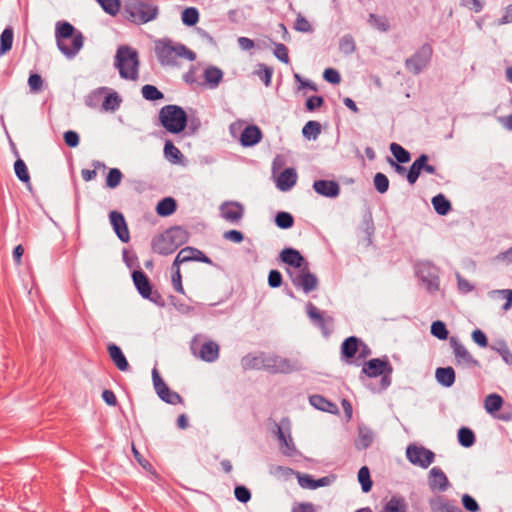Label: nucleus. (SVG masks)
Returning a JSON list of instances; mask_svg holds the SVG:
<instances>
[{"instance_id":"6ab92c4d","label":"nucleus","mask_w":512,"mask_h":512,"mask_svg":"<svg viewBox=\"0 0 512 512\" xmlns=\"http://www.w3.org/2000/svg\"><path fill=\"white\" fill-rule=\"evenodd\" d=\"M276 436L279 441V449L281 453L288 457H294L298 454V451L296 449V446L293 442V439L288 432L286 435L282 425L276 424Z\"/></svg>"},{"instance_id":"e2e57ef3","label":"nucleus","mask_w":512,"mask_h":512,"mask_svg":"<svg viewBox=\"0 0 512 512\" xmlns=\"http://www.w3.org/2000/svg\"><path fill=\"white\" fill-rule=\"evenodd\" d=\"M152 381H153V386H154V389H155V392L157 395H159V393H161V390H165L166 388H168V385L164 382V380L160 376V373L157 368H153V370H152Z\"/></svg>"},{"instance_id":"5701e85b","label":"nucleus","mask_w":512,"mask_h":512,"mask_svg":"<svg viewBox=\"0 0 512 512\" xmlns=\"http://www.w3.org/2000/svg\"><path fill=\"white\" fill-rule=\"evenodd\" d=\"M297 172L294 168H286L277 179V188L283 192L289 191L297 182Z\"/></svg>"},{"instance_id":"423d86ee","label":"nucleus","mask_w":512,"mask_h":512,"mask_svg":"<svg viewBox=\"0 0 512 512\" xmlns=\"http://www.w3.org/2000/svg\"><path fill=\"white\" fill-rule=\"evenodd\" d=\"M123 12L129 21L141 25L154 20L159 9L149 0H126Z\"/></svg>"},{"instance_id":"f03ea898","label":"nucleus","mask_w":512,"mask_h":512,"mask_svg":"<svg viewBox=\"0 0 512 512\" xmlns=\"http://www.w3.org/2000/svg\"><path fill=\"white\" fill-rule=\"evenodd\" d=\"M154 51L161 66H176L178 58L189 61L196 59V54L182 43H175L170 38L155 41Z\"/></svg>"},{"instance_id":"f257e3e1","label":"nucleus","mask_w":512,"mask_h":512,"mask_svg":"<svg viewBox=\"0 0 512 512\" xmlns=\"http://www.w3.org/2000/svg\"><path fill=\"white\" fill-rule=\"evenodd\" d=\"M55 38L58 49L69 59L74 58L84 45L82 32L67 21L56 23Z\"/></svg>"},{"instance_id":"13d9d810","label":"nucleus","mask_w":512,"mask_h":512,"mask_svg":"<svg viewBox=\"0 0 512 512\" xmlns=\"http://www.w3.org/2000/svg\"><path fill=\"white\" fill-rule=\"evenodd\" d=\"M369 23L379 31L385 32L389 29V22L386 17L378 16L374 13L369 14Z\"/></svg>"},{"instance_id":"6e6552de","label":"nucleus","mask_w":512,"mask_h":512,"mask_svg":"<svg viewBox=\"0 0 512 512\" xmlns=\"http://www.w3.org/2000/svg\"><path fill=\"white\" fill-rule=\"evenodd\" d=\"M432 56V46L429 43H424L411 57L405 60V67L414 75H419L429 66Z\"/></svg>"},{"instance_id":"9b49d317","label":"nucleus","mask_w":512,"mask_h":512,"mask_svg":"<svg viewBox=\"0 0 512 512\" xmlns=\"http://www.w3.org/2000/svg\"><path fill=\"white\" fill-rule=\"evenodd\" d=\"M406 457L411 464L426 469L434 462L435 453L424 446L410 444L406 449Z\"/></svg>"},{"instance_id":"c85d7f7f","label":"nucleus","mask_w":512,"mask_h":512,"mask_svg":"<svg viewBox=\"0 0 512 512\" xmlns=\"http://www.w3.org/2000/svg\"><path fill=\"white\" fill-rule=\"evenodd\" d=\"M310 404L318 410L329 412V413H338V407L335 403L329 401L325 397L319 394L311 395L309 397Z\"/></svg>"},{"instance_id":"052dcab7","label":"nucleus","mask_w":512,"mask_h":512,"mask_svg":"<svg viewBox=\"0 0 512 512\" xmlns=\"http://www.w3.org/2000/svg\"><path fill=\"white\" fill-rule=\"evenodd\" d=\"M274 56L281 62L287 64L290 61L289 50L282 43H275Z\"/></svg>"},{"instance_id":"37998d69","label":"nucleus","mask_w":512,"mask_h":512,"mask_svg":"<svg viewBox=\"0 0 512 512\" xmlns=\"http://www.w3.org/2000/svg\"><path fill=\"white\" fill-rule=\"evenodd\" d=\"M14 171L17 178L24 184H30V174L25 162L18 158L14 162Z\"/></svg>"},{"instance_id":"ddd939ff","label":"nucleus","mask_w":512,"mask_h":512,"mask_svg":"<svg viewBox=\"0 0 512 512\" xmlns=\"http://www.w3.org/2000/svg\"><path fill=\"white\" fill-rule=\"evenodd\" d=\"M262 363L263 369L273 374H287L296 370V366L294 363H292L289 359L280 357L278 355L264 354V361H262Z\"/></svg>"},{"instance_id":"20e7f679","label":"nucleus","mask_w":512,"mask_h":512,"mask_svg":"<svg viewBox=\"0 0 512 512\" xmlns=\"http://www.w3.org/2000/svg\"><path fill=\"white\" fill-rule=\"evenodd\" d=\"M115 67L122 79L136 81L139 77L138 52L130 46H120L115 55Z\"/></svg>"},{"instance_id":"412c9836","label":"nucleus","mask_w":512,"mask_h":512,"mask_svg":"<svg viewBox=\"0 0 512 512\" xmlns=\"http://www.w3.org/2000/svg\"><path fill=\"white\" fill-rule=\"evenodd\" d=\"M261 129L256 125L246 126L240 136V143L243 147H253L262 140Z\"/></svg>"},{"instance_id":"ea45409f","label":"nucleus","mask_w":512,"mask_h":512,"mask_svg":"<svg viewBox=\"0 0 512 512\" xmlns=\"http://www.w3.org/2000/svg\"><path fill=\"white\" fill-rule=\"evenodd\" d=\"M158 397L163 402L171 405L183 404L184 402L182 396L179 393L172 391L169 387L165 390H161Z\"/></svg>"},{"instance_id":"79ce46f5","label":"nucleus","mask_w":512,"mask_h":512,"mask_svg":"<svg viewBox=\"0 0 512 512\" xmlns=\"http://www.w3.org/2000/svg\"><path fill=\"white\" fill-rule=\"evenodd\" d=\"M339 50L345 55H350L356 50V43L351 34H345L339 40Z\"/></svg>"},{"instance_id":"c9c22d12","label":"nucleus","mask_w":512,"mask_h":512,"mask_svg":"<svg viewBox=\"0 0 512 512\" xmlns=\"http://www.w3.org/2000/svg\"><path fill=\"white\" fill-rule=\"evenodd\" d=\"M503 405V398L496 393L489 394L484 401V407L489 414L499 411Z\"/></svg>"},{"instance_id":"aec40b11","label":"nucleus","mask_w":512,"mask_h":512,"mask_svg":"<svg viewBox=\"0 0 512 512\" xmlns=\"http://www.w3.org/2000/svg\"><path fill=\"white\" fill-rule=\"evenodd\" d=\"M279 257L283 263L295 269L301 268L302 266L308 264L303 255L298 250L291 247L284 248L280 252Z\"/></svg>"},{"instance_id":"0eeeda50","label":"nucleus","mask_w":512,"mask_h":512,"mask_svg":"<svg viewBox=\"0 0 512 512\" xmlns=\"http://www.w3.org/2000/svg\"><path fill=\"white\" fill-rule=\"evenodd\" d=\"M159 121L167 132L179 134L185 130L188 123V116L182 107L169 104L160 109Z\"/></svg>"},{"instance_id":"7ed1b4c3","label":"nucleus","mask_w":512,"mask_h":512,"mask_svg":"<svg viewBox=\"0 0 512 512\" xmlns=\"http://www.w3.org/2000/svg\"><path fill=\"white\" fill-rule=\"evenodd\" d=\"M188 240V231L180 226H174L153 237L151 246L155 253L166 256L175 252Z\"/></svg>"},{"instance_id":"bb28decb","label":"nucleus","mask_w":512,"mask_h":512,"mask_svg":"<svg viewBox=\"0 0 512 512\" xmlns=\"http://www.w3.org/2000/svg\"><path fill=\"white\" fill-rule=\"evenodd\" d=\"M432 512H463L453 501L445 497H437L429 502Z\"/></svg>"},{"instance_id":"4d7b16f0","label":"nucleus","mask_w":512,"mask_h":512,"mask_svg":"<svg viewBox=\"0 0 512 512\" xmlns=\"http://www.w3.org/2000/svg\"><path fill=\"white\" fill-rule=\"evenodd\" d=\"M373 183H374L375 189L380 194L386 193L389 189V179L384 173H381V172L376 173L373 178Z\"/></svg>"},{"instance_id":"5fc2aeb1","label":"nucleus","mask_w":512,"mask_h":512,"mask_svg":"<svg viewBox=\"0 0 512 512\" xmlns=\"http://www.w3.org/2000/svg\"><path fill=\"white\" fill-rule=\"evenodd\" d=\"M422 173L419 158H416L407 170L406 179L410 185H414Z\"/></svg>"},{"instance_id":"a19ab883","label":"nucleus","mask_w":512,"mask_h":512,"mask_svg":"<svg viewBox=\"0 0 512 512\" xmlns=\"http://www.w3.org/2000/svg\"><path fill=\"white\" fill-rule=\"evenodd\" d=\"M181 20L186 26H194L199 21V11L195 7H187L181 14Z\"/></svg>"},{"instance_id":"0e129e2a","label":"nucleus","mask_w":512,"mask_h":512,"mask_svg":"<svg viewBox=\"0 0 512 512\" xmlns=\"http://www.w3.org/2000/svg\"><path fill=\"white\" fill-rule=\"evenodd\" d=\"M461 502L463 507L469 512H478L480 510L477 501L469 494H463Z\"/></svg>"},{"instance_id":"c756f323","label":"nucleus","mask_w":512,"mask_h":512,"mask_svg":"<svg viewBox=\"0 0 512 512\" xmlns=\"http://www.w3.org/2000/svg\"><path fill=\"white\" fill-rule=\"evenodd\" d=\"M204 79L210 89H215L223 79V71L216 66H208L204 70Z\"/></svg>"},{"instance_id":"a18cd8bd","label":"nucleus","mask_w":512,"mask_h":512,"mask_svg":"<svg viewBox=\"0 0 512 512\" xmlns=\"http://www.w3.org/2000/svg\"><path fill=\"white\" fill-rule=\"evenodd\" d=\"M141 93L148 101H157L164 98V94L154 85L146 84L142 87Z\"/></svg>"},{"instance_id":"c03bdc74","label":"nucleus","mask_w":512,"mask_h":512,"mask_svg":"<svg viewBox=\"0 0 512 512\" xmlns=\"http://www.w3.org/2000/svg\"><path fill=\"white\" fill-rule=\"evenodd\" d=\"M381 512H406L404 499L393 496L383 507Z\"/></svg>"},{"instance_id":"58836bf2","label":"nucleus","mask_w":512,"mask_h":512,"mask_svg":"<svg viewBox=\"0 0 512 512\" xmlns=\"http://www.w3.org/2000/svg\"><path fill=\"white\" fill-rule=\"evenodd\" d=\"M390 151L394 158L396 159V163H408L411 159V155L409 151L403 148L401 145L397 143L390 144Z\"/></svg>"},{"instance_id":"6e6d98bb","label":"nucleus","mask_w":512,"mask_h":512,"mask_svg":"<svg viewBox=\"0 0 512 512\" xmlns=\"http://www.w3.org/2000/svg\"><path fill=\"white\" fill-rule=\"evenodd\" d=\"M101 8L109 15L115 16L121 7L120 0H96Z\"/></svg>"},{"instance_id":"dca6fc26","label":"nucleus","mask_w":512,"mask_h":512,"mask_svg":"<svg viewBox=\"0 0 512 512\" xmlns=\"http://www.w3.org/2000/svg\"><path fill=\"white\" fill-rule=\"evenodd\" d=\"M450 346L458 363H465L468 367H480V362L475 359L457 337H450Z\"/></svg>"},{"instance_id":"774afa93","label":"nucleus","mask_w":512,"mask_h":512,"mask_svg":"<svg viewBox=\"0 0 512 512\" xmlns=\"http://www.w3.org/2000/svg\"><path fill=\"white\" fill-rule=\"evenodd\" d=\"M298 484L305 489H315V479L309 474H297Z\"/></svg>"},{"instance_id":"7c9ffc66","label":"nucleus","mask_w":512,"mask_h":512,"mask_svg":"<svg viewBox=\"0 0 512 512\" xmlns=\"http://www.w3.org/2000/svg\"><path fill=\"white\" fill-rule=\"evenodd\" d=\"M435 212L440 216L447 215L451 209V202L443 194H437L431 200Z\"/></svg>"},{"instance_id":"4be33fe9","label":"nucleus","mask_w":512,"mask_h":512,"mask_svg":"<svg viewBox=\"0 0 512 512\" xmlns=\"http://www.w3.org/2000/svg\"><path fill=\"white\" fill-rule=\"evenodd\" d=\"M132 280L138 291V293L143 297H149L150 292L153 290L151 282L148 276L141 269L134 270L132 272Z\"/></svg>"},{"instance_id":"2f4dec72","label":"nucleus","mask_w":512,"mask_h":512,"mask_svg":"<svg viewBox=\"0 0 512 512\" xmlns=\"http://www.w3.org/2000/svg\"><path fill=\"white\" fill-rule=\"evenodd\" d=\"M177 209L176 200L172 197H166L160 200L156 206V212L161 217L172 215Z\"/></svg>"},{"instance_id":"1a4fd4ad","label":"nucleus","mask_w":512,"mask_h":512,"mask_svg":"<svg viewBox=\"0 0 512 512\" xmlns=\"http://www.w3.org/2000/svg\"><path fill=\"white\" fill-rule=\"evenodd\" d=\"M287 273L293 284L297 289H301L304 293L308 294L318 287V278L309 270V264L298 268L297 271L288 269Z\"/></svg>"},{"instance_id":"09e8293b","label":"nucleus","mask_w":512,"mask_h":512,"mask_svg":"<svg viewBox=\"0 0 512 512\" xmlns=\"http://www.w3.org/2000/svg\"><path fill=\"white\" fill-rule=\"evenodd\" d=\"M257 67L258 68L257 70H255V74L264 83L266 87L270 86L273 75V68L262 63L258 64Z\"/></svg>"},{"instance_id":"8fccbe9b","label":"nucleus","mask_w":512,"mask_h":512,"mask_svg":"<svg viewBox=\"0 0 512 512\" xmlns=\"http://www.w3.org/2000/svg\"><path fill=\"white\" fill-rule=\"evenodd\" d=\"M121 101L122 100L118 93L112 92L104 98L102 102V107L106 111H115L119 108Z\"/></svg>"},{"instance_id":"338daca9","label":"nucleus","mask_w":512,"mask_h":512,"mask_svg":"<svg viewBox=\"0 0 512 512\" xmlns=\"http://www.w3.org/2000/svg\"><path fill=\"white\" fill-rule=\"evenodd\" d=\"M28 85L31 92H38L43 87V79L41 75L37 73H31L28 78Z\"/></svg>"},{"instance_id":"f3484780","label":"nucleus","mask_w":512,"mask_h":512,"mask_svg":"<svg viewBox=\"0 0 512 512\" xmlns=\"http://www.w3.org/2000/svg\"><path fill=\"white\" fill-rule=\"evenodd\" d=\"M109 219L117 237L123 243H127L130 240V234L124 215L118 211H111Z\"/></svg>"},{"instance_id":"e433bc0d","label":"nucleus","mask_w":512,"mask_h":512,"mask_svg":"<svg viewBox=\"0 0 512 512\" xmlns=\"http://www.w3.org/2000/svg\"><path fill=\"white\" fill-rule=\"evenodd\" d=\"M164 156L171 163H179L183 157L181 151L173 144L171 140H166L164 144Z\"/></svg>"},{"instance_id":"39448f33","label":"nucleus","mask_w":512,"mask_h":512,"mask_svg":"<svg viewBox=\"0 0 512 512\" xmlns=\"http://www.w3.org/2000/svg\"><path fill=\"white\" fill-rule=\"evenodd\" d=\"M362 374L368 378H376L381 376L380 384L377 388H373V392H382L391 385V375L393 367L387 356L382 358H373L366 361L362 367Z\"/></svg>"},{"instance_id":"a211bd4d","label":"nucleus","mask_w":512,"mask_h":512,"mask_svg":"<svg viewBox=\"0 0 512 512\" xmlns=\"http://www.w3.org/2000/svg\"><path fill=\"white\" fill-rule=\"evenodd\" d=\"M312 187L317 194L332 199L338 197L341 191L339 183L335 180H316Z\"/></svg>"},{"instance_id":"72a5a7b5","label":"nucleus","mask_w":512,"mask_h":512,"mask_svg":"<svg viewBox=\"0 0 512 512\" xmlns=\"http://www.w3.org/2000/svg\"><path fill=\"white\" fill-rule=\"evenodd\" d=\"M13 28L7 26L0 35V57L9 52L13 45Z\"/></svg>"},{"instance_id":"f8f14e48","label":"nucleus","mask_w":512,"mask_h":512,"mask_svg":"<svg viewBox=\"0 0 512 512\" xmlns=\"http://www.w3.org/2000/svg\"><path fill=\"white\" fill-rule=\"evenodd\" d=\"M306 313L312 324L318 327L322 334L328 337L332 332L334 319L325 312L320 311L312 302H307Z\"/></svg>"},{"instance_id":"680f3d73","label":"nucleus","mask_w":512,"mask_h":512,"mask_svg":"<svg viewBox=\"0 0 512 512\" xmlns=\"http://www.w3.org/2000/svg\"><path fill=\"white\" fill-rule=\"evenodd\" d=\"M169 301L170 304L181 314H189L193 310V308L190 305L184 303L176 296L170 295Z\"/></svg>"},{"instance_id":"473e14b6","label":"nucleus","mask_w":512,"mask_h":512,"mask_svg":"<svg viewBox=\"0 0 512 512\" xmlns=\"http://www.w3.org/2000/svg\"><path fill=\"white\" fill-rule=\"evenodd\" d=\"M264 353L258 356L248 354L241 359V366L244 370L263 369Z\"/></svg>"},{"instance_id":"4c0bfd02","label":"nucleus","mask_w":512,"mask_h":512,"mask_svg":"<svg viewBox=\"0 0 512 512\" xmlns=\"http://www.w3.org/2000/svg\"><path fill=\"white\" fill-rule=\"evenodd\" d=\"M358 481L364 493L371 491L373 482L370 475V470L367 466H362L358 471Z\"/></svg>"},{"instance_id":"f704fd0d","label":"nucleus","mask_w":512,"mask_h":512,"mask_svg":"<svg viewBox=\"0 0 512 512\" xmlns=\"http://www.w3.org/2000/svg\"><path fill=\"white\" fill-rule=\"evenodd\" d=\"M457 438L459 444L464 448H470L476 441L475 434L472 429L468 427H461L458 430Z\"/></svg>"},{"instance_id":"bf43d9fd","label":"nucleus","mask_w":512,"mask_h":512,"mask_svg":"<svg viewBox=\"0 0 512 512\" xmlns=\"http://www.w3.org/2000/svg\"><path fill=\"white\" fill-rule=\"evenodd\" d=\"M491 297L494 295L502 296L505 299V303L502 307L504 311H508L512 307V290L510 289H500V290H493L489 293Z\"/></svg>"},{"instance_id":"a878e982","label":"nucleus","mask_w":512,"mask_h":512,"mask_svg":"<svg viewBox=\"0 0 512 512\" xmlns=\"http://www.w3.org/2000/svg\"><path fill=\"white\" fill-rule=\"evenodd\" d=\"M435 378L438 384L450 388L455 383V370L451 366L438 367L435 371Z\"/></svg>"},{"instance_id":"2eb2a0df","label":"nucleus","mask_w":512,"mask_h":512,"mask_svg":"<svg viewBox=\"0 0 512 512\" xmlns=\"http://www.w3.org/2000/svg\"><path fill=\"white\" fill-rule=\"evenodd\" d=\"M220 216L227 222L238 224L244 216V206L237 201H225L220 207Z\"/></svg>"},{"instance_id":"9d476101","label":"nucleus","mask_w":512,"mask_h":512,"mask_svg":"<svg viewBox=\"0 0 512 512\" xmlns=\"http://www.w3.org/2000/svg\"><path fill=\"white\" fill-rule=\"evenodd\" d=\"M415 273L429 293L433 294L439 290V271L431 262H420L416 266Z\"/></svg>"},{"instance_id":"393cba45","label":"nucleus","mask_w":512,"mask_h":512,"mask_svg":"<svg viewBox=\"0 0 512 512\" xmlns=\"http://www.w3.org/2000/svg\"><path fill=\"white\" fill-rule=\"evenodd\" d=\"M361 340L356 336H350L346 338L341 344V357L346 361L351 360L355 357L356 353L359 350V345L361 344Z\"/></svg>"},{"instance_id":"de8ad7c7","label":"nucleus","mask_w":512,"mask_h":512,"mask_svg":"<svg viewBox=\"0 0 512 512\" xmlns=\"http://www.w3.org/2000/svg\"><path fill=\"white\" fill-rule=\"evenodd\" d=\"M321 133V125L317 121H308L303 129L302 134L307 139H313L315 140L319 134Z\"/></svg>"},{"instance_id":"864d4df0","label":"nucleus","mask_w":512,"mask_h":512,"mask_svg":"<svg viewBox=\"0 0 512 512\" xmlns=\"http://www.w3.org/2000/svg\"><path fill=\"white\" fill-rule=\"evenodd\" d=\"M194 261V256L192 252V247L188 246L180 250V252L177 254L176 258L174 259V262L172 264V268L179 267L180 264Z\"/></svg>"},{"instance_id":"3c124183","label":"nucleus","mask_w":512,"mask_h":512,"mask_svg":"<svg viewBox=\"0 0 512 512\" xmlns=\"http://www.w3.org/2000/svg\"><path fill=\"white\" fill-rule=\"evenodd\" d=\"M431 334L439 340H446L449 336V331L443 321L437 320L431 324Z\"/></svg>"},{"instance_id":"603ef678","label":"nucleus","mask_w":512,"mask_h":512,"mask_svg":"<svg viewBox=\"0 0 512 512\" xmlns=\"http://www.w3.org/2000/svg\"><path fill=\"white\" fill-rule=\"evenodd\" d=\"M122 178H123V174L120 169L111 168V169H109L107 177H106V186L110 189H114L117 186H119Z\"/></svg>"},{"instance_id":"49530a36","label":"nucleus","mask_w":512,"mask_h":512,"mask_svg":"<svg viewBox=\"0 0 512 512\" xmlns=\"http://www.w3.org/2000/svg\"><path fill=\"white\" fill-rule=\"evenodd\" d=\"M275 224L280 229H289L294 225V217L289 212L280 211L275 216Z\"/></svg>"},{"instance_id":"69168bd1","label":"nucleus","mask_w":512,"mask_h":512,"mask_svg":"<svg viewBox=\"0 0 512 512\" xmlns=\"http://www.w3.org/2000/svg\"><path fill=\"white\" fill-rule=\"evenodd\" d=\"M234 495H235V498L239 502L244 503V504L247 503L251 499L250 490L243 485H238L235 487Z\"/></svg>"},{"instance_id":"cd10ccee","label":"nucleus","mask_w":512,"mask_h":512,"mask_svg":"<svg viewBox=\"0 0 512 512\" xmlns=\"http://www.w3.org/2000/svg\"><path fill=\"white\" fill-rule=\"evenodd\" d=\"M429 474L432 478L429 482L431 489L437 488L440 491H445L448 488V478L441 468L433 467Z\"/></svg>"},{"instance_id":"4468645a","label":"nucleus","mask_w":512,"mask_h":512,"mask_svg":"<svg viewBox=\"0 0 512 512\" xmlns=\"http://www.w3.org/2000/svg\"><path fill=\"white\" fill-rule=\"evenodd\" d=\"M191 351L195 356L208 363L216 361L219 357V345L211 340L203 343L198 350V343L194 338L191 343Z\"/></svg>"},{"instance_id":"b1692460","label":"nucleus","mask_w":512,"mask_h":512,"mask_svg":"<svg viewBox=\"0 0 512 512\" xmlns=\"http://www.w3.org/2000/svg\"><path fill=\"white\" fill-rule=\"evenodd\" d=\"M107 351L111 360L120 371L125 372L129 370L130 365L124 353L122 352L121 348L118 345L114 343L108 344Z\"/></svg>"}]
</instances>
